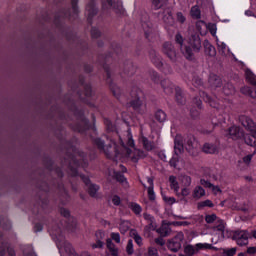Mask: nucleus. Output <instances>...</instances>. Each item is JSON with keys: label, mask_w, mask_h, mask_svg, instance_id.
Segmentation results:
<instances>
[{"label": "nucleus", "mask_w": 256, "mask_h": 256, "mask_svg": "<svg viewBox=\"0 0 256 256\" xmlns=\"http://www.w3.org/2000/svg\"><path fill=\"white\" fill-rule=\"evenodd\" d=\"M202 151L206 154L215 155V153L219 152V149H217L215 144L205 143L202 147Z\"/></svg>", "instance_id": "393cba45"}, {"label": "nucleus", "mask_w": 256, "mask_h": 256, "mask_svg": "<svg viewBox=\"0 0 256 256\" xmlns=\"http://www.w3.org/2000/svg\"><path fill=\"white\" fill-rule=\"evenodd\" d=\"M102 153L105 154L108 159H113V161H117V157L121 155L119 152V146H117V143L112 140L106 144V147Z\"/></svg>", "instance_id": "39448f33"}, {"label": "nucleus", "mask_w": 256, "mask_h": 256, "mask_svg": "<svg viewBox=\"0 0 256 256\" xmlns=\"http://www.w3.org/2000/svg\"><path fill=\"white\" fill-rule=\"evenodd\" d=\"M223 91L225 95H233L235 93V88L231 84H227L224 86Z\"/></svg>", "instance_id": "79ce46f5"}, {"label": "nucleus", "mask_w": 256, "mask_h": 256, "mask_svg": "<svg viewBox=\"0 0 256 256\" xmlns=\"http://www.w3.org/2000/svg\"><path fill=\"white\" fill-rule=\"evenodd\" d=\"M228 133L234 141H237V139H243L245 137V131H243V128L239 126H231L228 130Z\"/></svg>", "instance_id": "f3484780"}, {"label": "nucleus", "mask_w": 256, "mask_h": 256, "mask_svg": "<svg viewBox=\"0 0 256 256\" xmlns=\"http://www.w3.org/2000/svg\"><path fill=\"white\" fill-rule=\"evenodd\" d=\"M104 124L106 126L107 131H109L110 133H116V135L118 134V132L116 131L115 126L113 125V122H111V120L105 118Z\"/></svg>", "instance_id": "c9c22d12"}, {"label": "nucleus", "mask_w": 256, "mask_h": 256, "mask_svg": "<svg viewBox=\"0 0 256 256\" xmlns=\"http://www.w3.org/2000/svg\"><path fill=\"white\" fill-rule=\"evenodd\" d=\"M203 45L205 55H208L209 57H215V55H217V50L214 48L213 45H211V42H209V40H204Z\"/></svg>", "instance_id": "4be33fe9"}, {"label": "nucleus", "mask_w": 256, "mask_h": 256, "mask_svg": "<svg viewBox=\"0 0 256 256\" xmlns=\"http://www.w3.org/2000/svg\"><path fill=\"white\" fill-rule=\"evenodd\" d=\"M192 85L194 87H203V80L197 76L192 79Z\"/></svg>", "instance_id": "a18cd8bd"}, {"label": "nucleus", "mask_w": 256, "mask_h": 256, "mask_svg": "<svg viewBox=\"0 0 256 256\" xmlns=\"http://www.w3.org/2000/svg\"><path fill=\"white\" fill-rule=\"evenodd\" d=\"M241 93H243V95H249V97H251V93L253 90H251V88L249 86H244L241 88Z\"/></svg>", "instance_id": "bf43d9fd"}, {"label": "nucleus", "mask_w": 256, "mask_h": 256, "mask_svg": "<svg viewBox=\"0 0 256 256\" xmlns=\"http://www.w3.org/2000/svg\"><path fill=\"white\" fill-rule=\"evenodd\" d=\"M110 237L111 241H115V243H121V235H119V233L112 232Z\"/></svg>", "instance_id": "3c124183"}, {"label": "nucleus", "mask_w": 256, "mask_h": 256, "mask_svg": "<svg viewBox=\"0 0 256 256\" xmlns=\"http://www.w3.org/2000/svg\"><path fill=\"white\" fill-rule=\"evenodd\" d=\"M170 188L175 191V193L179 196V182H177V177L170 176L169 177Z\"/></svg>", "instance_id": "7c9ffc66"}, {"label": "nucleus", "mask_w": 256, "mask_h": 256, "mask_svg": "<svg viewBox=\"0 0 256 256\" xmlns=\"http://www.w3.org/2000/svg\"><path fill=\"white\" fill-rule=\"evenodd\" d=\"M0 256H17L15 250L9 246V243L3 240V234L0 232Z\"/></svg>", "instance_id": "ddd939ff"}, {"label": "nucleus", "mask_w": 256, "mask_h": 256, "mask_svg": "<svg viewBox=\"0 0 256 256\" xmlns=\"http://www.w3.org/2000/svg\"><path fill=\"white\" fill-rule=\"evenodd\" d=\"M201 249H215V247L211 244H207V243H198L196 244V250L199 251Z\"/></svg>", "instance_id": "37998d69"}, {"label": "nucleus", "mask_w": 256, "mask_h": 256, "mask_svg": "<svg viewBox=\"0 0 256 256\" xmlns=\"http://www.w3.org/2000/svg\"><path fill=\"white\" fill-rule=\"evenodd\" d=\"M73 130L78 133H87V131H92L91 139L97 149L103 152L107 147L103 138L95 137V135H97V128L95 126H89V120L85 118L83 112H79L78 122L73 126Z\"/></svg>", "instance_id": "f03ea898"}, {"label": "nucleus", "mask_w": 256, "mask_h": 256, "mask_svg": "<svg viewBox=\"0 0 256 256\" xmlns=\"http://www.w3.org/2000/svg\"><path fill=\"white\" fill-rule=\"evenodd\" d=\"M114 179L118 181V183H127V178L121 172H114Z\"/></svg>", "instance_id": "4c0bfd02"}, {"label": "nucleus", "mask_w": 256, "mask_h": 256, "mask_svg": "<svg viewBox=\"0 0 256 256\" xmlns=\"http://www.w3.org/2000/svg\"><path fill=\"white\" fill-rule=\"evenodd\" d=\"M126 253H128V255H133L134 250H133V240H129L126 246Z\"/></svg>", "instance_id": "603ef678"}, {"label": "nucleus", "mask_w": 256, "mask_h": 256, "mask_svg": "<svg viewBox=\"0 0 256 256\" xmlns=\"http://www.w3.org/2000/svg\"><path fill=\"white\" fill-rule=\"evenodd\" d=\"M79 177L83 180V183L87 185L90 197H95V195H97V191H99V186L96 184H91V180L85 175H79Z\"/></svg>", "instance_id": "dca6fc26"}, {"label": "nucleus", "mask_w": 256, "mask_h": 256, "mask_svg": "<svg viewBox=\"0 0 256 256\" xmlns=\"http://www.w3.org/2000/svg\"><path fill=\"white\" fill-rule=\"evenodd\" d=\"M208 83L212 89H219L223 87V80L217 74H210Z\"/></svg>", "instance_id": "6ab92c4d"}, {"label": "nucleus", "mask_w": 256, "mask_h": 256, "mask_svg": "<svg viewBox=\"0 0 256 256\" xmlns=\"http://www.w3.org/2000/svg\"><path fill=\"white\" fill-rule=\"evenodd\" d=\"M157 233H159L160 237H169L171 234V228L169 227V224H165V222H163L162 226L157 229Z\"/></svg>", "instance_id": "bb28decb"}, {"label": "nucleus", "mask_w": 256, "mask_h": 256, "mask_svg": "<svg viewBox=\"0 0 256 256\" xmlns=\"http://www.w3.org/2000/svg\"><path fill=\"white\" fill-rule=\"evenodd\" d=\"M154 242L156 243V245H160V247H163V245H165V239H163V236L155 238Z\"/></svg>", "instance_id": "338daca9"}, {"label": "nucleus", "mask_w": 256, "mask_h": 256, "mask_svg": "<svg viewBox=\"0 0 256 256\" xmlns=\"http://www.w3.org/2000/svg\"><path fill=\"white\" fill-rule=\"evenodd\" d=\"M132 101L127 103V107H132L139 115H145L147 113V104H145V93L139 88H134L131 91Z\"/></svg>", "instance_id": "7ed1b4c3"}, {"label": "nucleus", "mask_w": 256, "mask_h": 256, "mask_svg": "<svg viewBox=\"0 0 256 256\" xmlns=\"http://www.w3.org/2000/svg\"><path fill=\"white\" fill-rule=\"evenodd\" d=\"M140 143H142L144 149H146V151H153V149H155V144H153V142L149 141V139H147V137L142 136L140 138Z\"/></svg>", "instance_id": "cd10ccee"}, {"label": "nucleus", "mask_w": 256, "mask_h": 256, "mask_svg": "<svg viewBox=\"0 0 256 256\" xmlns=\"http://www.w3.org/2000/svg\"><path fill=\"white\" fill-rule=\"evenodd\" d=\"M215 229L223 233V231H225V222L221 219L218 220V224L215 226Z\"/></svg>", "instance_id": "864d4df0"}, {"label": "nucleus", "mask_w": 256, "mask_h": 256, "mask_svg": "<svg viewBox=\"0 0 256 256\" xmlns=\"http://www.w3.org/2000/svg\"><path fill=\"white\" fill-rule=\"evenodd\" d=\"M202 97L204 98V101H206V103H210V107H217L215 101L211 99V96H209V94H207L206 92H202Z\"/></svg>", "instance_id": "a19ab883"}, {"label": "nucleus", "mask_w": 256, "mask_h": 256, "mask_svg": "<svg viewBox=\"0 0 256 256\" xmlns=\"http://www.w3.org/2000/svg\"><path fill=\"white\" fill-rule=\"evenodd\" d=\"M180 50L188 61H193V59H195V54L193 53V48H191V46H182Z\"/></svg>", "instance_id": "b1692460"}, {"label": "nucleus", "mask_w": 256, "mask_h": 256, "mask_svg": "<svg viewBox=\"0 0 256 256\" xmlns=\"http://www.w3.org/2000/svg\"><path fill=\"white\" fill-rule=\"evenodd\" d=\"M188 43L195 53H199V51H201V36H199L198 32H192L190 34Z\"/></svg>", "instance_id": "f8f14e48"}, {"label": "nucleus", "mask_w": 256, "mask_h": 256, "mask_svg": "<svg viewBox=\"0 0 256 256\" xmlns=\"http://www.w3.org/2000/svg\"><path fill=\"white\" fill-rule=\"evenodd\" d=\"M192 197L194 199H201V197H205V189L201 186H197L193 191Z\"/></svg>", "instance_id": "2f4dec72"}, {"label": "nucleus", "mask_w": 256, "mask_h": 256, "mask_svg": "<svg viewBox=\"0 0 256 256\" xmlns=\"http://www.w3.org/2000/svg\"><path fill=\"white\" fill-rule=\"evenodd\" d=\"M110 89H111L114 97L118 98L121 96V88H119V86H117L116 84H111Z\"/></svg>", "instance_id": "ea45409f"}, {"label": "nucleus", "mask_w": 256, "mask_h": 256, "mask_svg": "<svg viewBox=\"0 0 256 256\" xmlns=\"http://www.w3.org/2000/svg\"><path fill=\"white\" fill-rule=\"evenodd\" d=\"M86 13L88 15V21L91 23V20L95 15H97V8L95 7V1H90L86 6Z\"/></svg>", "instance_id": "412c9836"}, {"label": "nucleus", "mask_w": 256, "mask_h": 256, "mask_svg": "<svg viewBox=\"0 0 256 256\" xmlns=\"http://www.w3.org/2000/svg\"><path fill=\"white\" fill-rule=\"evenodd\" d=\"M106 247L108 251L110 252V255L112 256H119V249L115 247V244L113 243V240L111 238H108L106 240Z\"/></svg>", "instance_id": "a878e982"}, {"label": "nucleus", "mask_w": 256, "mask_h": 256, "mask_svg": "<svg viewBox=\"0 0 256 256\" xmlns=\"http://www.w3.org/2000/svg\"><path fill=\"white\" fill-rule=\"evenodd\" d=\"M149 57L153 65H155L158 68L163 67V58H161V55H159V53H157L155 49H151L149 51Z\"/></svg>", "instance_id": "aec40b11"}, {"label": "nucleus", "mask_w": 256, "mask_h": 256, "mask_svg": "<svg viewBox=\"0 0 256 256\" xmlns=\"http://www.w3.org/2000/svg\"><path fill=\"white\" fill-rule=\"evenodd\" d=\"M191 16L193 19H201V10H199V7L193 6L191 8Z\"/></svg>", "instance_id": "e433bc0d"}, {"label": "nucleus", "mask_w": 256, "mask_h": 256, "mask_svg": "<svg viewBox=\"0 0 256 256\" xmlns=\"http://www.w3.org/2000/svg\"><path fill=\"white\" fill-rule=\"evenodd\" d=\"M78 3H79V0H71L73 19H77V15H79V6H77Z\"/></svg>", "instance_id": "f704fd0d"}, {"label": "nucleus", "mask_w": 256, "mask_h": 256, "mask_svg": "<svg viewBox=\"0 0 256 256\" xmlns=\"http://www.w3.org/2000/svg\"><path fill=\"white\" fill-rule=\"evenodd\" d=\"M185 153V148L183 147V136L177 134L174 138V155L169 161V165L171 167H177V163H179V155H183Z\"/></svg>", "instance_id": "20e7f679"}, {"label": "nucleus", "mask_w": 256, "mask_h": 256, "mask_svg": "<svg viewBox=\"0 0 256 256\" xmlns=\"http://www.w3.org/2000/svg\"><path fill=\"white\" fill-rule=\"evenodd\" d=\"M239 123L247 130V131H255V122L249 116L241 115L239 116Z\"/></svg>", "instance_id": "a211bd4d"}, {"label": "nucleus", "mask_w": 256, "mask_h": 256, "mask_svg": "<svg viewBox=\"0 0 256 256\" xmlns=\"http://www.w3.org/2000/svg\"><path fill=\"white\" fill-rule=\"evenodd\" d=\"M190 115L192 117V119H199V111H197V109L192 108L190 110Z\"/></svg>", "instance_id": "69168bd1"}, {"label": "nucleus", "mask_w": 256, "mask_h": 256, "mask_svg": "<svg viewBox=\"0 0 256 256\" xmlns=\"http://www.w3.org/2000/svg\"><path fill=\"white\" fill-rule=\"evenodd\" d=\"M200 185H202L203 187H206L207 189L213 188V184L205 179L200 180Z\"/></svg>", "instance_id": "4d7b16f0"}, {"label": "nucleus", "mask_w": 256, "mask_h": 256, "mask_svg": "<svg viewBox=\"0 0 256 256\" xmlns=\"http://www.w3.org/2000/svg\"><path fill=\"white\" fill-rule=\"evenodd\" d=\"M159 15L163 22L166 23V25H175V18H173V12L171 11V8H165L162 12L159 13Z\"/></svg>", "instance_id": "2eb2a0df"}, {"label": "nucleus", "mask_w": 256, "mask_h": 256, "mask_svg": "<svg viewBox=\"0 0 256 256\" xmlns=\"http://www.w3.org/2000/svg\"><path fill=\"white\" fill-rule=\"evenodd\" d=\"M181 181H182V185H184V187L191 186V176H182Z\"/></svg>", "instance_id": "c03bdc74"}, {"label": "nucleus", "mask_w": 256, "mask_h": 256, "mask_svg": "<svg viewBox=\"0 0 256 256\" xmlns=\"http://www.w3.org/2000/svg\"><path fill=\"white\" fill-rule=\"evenodd\" d=\"M84 91H85V96L86 97H91V95H93V92L91 90V85H89V84H86L84 86Z\"/></svg>", "instance_id": "680f3d73"}, {"label": "nucleus", "mask_w": 256, "mask_h": 256, "mask_svg": "<svg viewBox=\"0 0 256 256\" xmlns=\"http://www.w3.org/2000/svg\"><path fill=\"white\" fill-rule=\"evenodd\" d=\"M184 253L188 256H193V254L195 253V248L191 245H187L184 248Z\"/></svg>", "instance_id": "09e8293b"}, {"label": "nucleus", "mask_w": 256, "mask_h": 256, "mask_svg": "<svg viewBox=\"0 0 256 256\" xmlns=\"http://www.w3.org/2000/svg\"><path fill=\"white\" fill-rule=\"evenodd\" d=\"M205 221L206 223H209V224L214 223L215 221H217V215L216 214L206 215Z\"/></svg>", "instance_id": "8fccbe9b"}, {"label": "nucleus", "mask_w": 256, "mask_h": 256, "mask_svg": "<svg viewBox=\"0 0 256 256\" xmlns=\"http://www.w3.org/2000/svg\"><path fill=\"white\" fill-rule=\"evenodd\" d=\"M105 63H107V58H105V60L102 63V65H103L104 70H105L106 75H107V81H108V83H110L109 79H111V71L109 70V66H107Z\"/></svg>", "instance_id": "de8ad7c7"}, {"label": "nucleus", "mask_w": 256, "mask_h": 256, "mask_svg": "<svg viewBox=\"0 0 256 256\" xmlns=\"http://www.w3.org/2000/svg\"><path fill=\"white\" fill-rule=\"evenodd\" d=\"M213 202L211 200H205L200 203V207H213Z\"/></svg>", "instance_id": "774afa93"}, {"label": "nucleus", "mask_w": 256, "mask_h": 256, "mask_svg": "<svg viewBox=\"0 0 256 256\" xmlns=\"http://www.w3.org/2000/svg\"><path fill=\"white\" fill-rule=\"evenodd\" d=\"M235 253H237V248H230V249L224 251V254L226 256H234Z\"/></svg>", "instance_id": "0e129e2a"}, {"label": "nucleus", "mask_w": 256, "mask_h": 256, "mask_svg": "<svg viewBox=\"0 0 256 256\" xmlns=\"http://www.w3.org/2000/svg\"><path fill=\"white\" fill-rule=\"evenodd\" d=\"M175 91V98L178 105H185V96H183V91H181L179 88H176Z\"/></svg>", "instance_id": "72a5a7b5"}, {"label": "nucleus", "mask_w": 256, "mask_h": 256, "mask_svg": "<svg viewBox=\"0 0 256 256\" xmlns=\"http://www.w3.org/2000/svg\"><path fill=\"white\" fill-rule=\"evenodd\" d=\"M147 256H159V251L155 247H150Z\"/></svg>", "instance_id": "13d9d810"}, {"label": "nucleus", "mask_w": 256, "mask_h": 256, "mask_svg": "<svg viewBox=\"0 0 256 256\" xmlns=\"http://www.w3.org/2000/svg\"><path fill=\"white\" fill-rule=\"evenodd\" d=\"M251 134H244L243 138L246 145L250 147H256V135L255 130L250 131Z\"/></svg>", "instance_id": "5701e85b"}, {"label": "nucleus", "mask_w": 256, "mask_h": 256, "mask_svg": "<svg viewBox=\"0 0 256 256\" xmlns=\"http://www.w3.org/2000/svg\"><path fill=\"white\" fill-rule=\"evenodd\" d=\"M141 23L146 39L151 41L153 39V23L149 21V15L144 14V17L141 18Z\"/></svg>", "instance_id": "9b49d317"}, {"label": "nucleus", "mask_w": 256, "mask_h": 256, "mask_svg": "<svg viewBox=\"0 0 256 256\" xmlns=\"http://www.w3.org/2000/svg\"><path fill=\"white\" fill-rule=\"evenodd\" d=\"M162 53H164L172 63H177V50L171 42H165L163 44Z\"/></svg>", "instance_id": "9d476101"}, {"label": "nucleus", "mask_w": 256, "mask_h": 256, "mask_svg": "<svg viewBox=\"0 0 256 256\" xmlns=\"http://www.w3.org/2000/svg\"><path fill=\"white\" fill-rule=\"evenodd\" d=\"M101 36V31L95 27H92L91 29V37L93 39H99V37Z\"/></svg>", "instance_id": "49530a36"}, {"label": "nucleus", "mask_w": 256, "mask_h": 256, "mask_svg": "<svg viewBox=\"0 0 256 256\" xmlns=\"http://www.w3.org/2000/svg\"><path fill=\"white\" fill-rule=\"evenodd\" d=\"M137 73V65L130 60L124 62L123 75L126 77H133Z\"/></svg>", "instance_id": "4468645a"}, {"label": "nucleus", "mask_w": 256, "mask_h": 256, "mask_svg": "<svg viewBox=\"0 0 256 256\" xmlns=\"http://www.w3.org/2000/svg\"><path fill=\"white\" fill-rule=\"evenodd\" d=\"M183 147L186 149L187 153L191 155V157H197L199 155V150L195 144V137L190 135L186 138H183Z\"/></svg>", "instance_id": "0eeeda50"}, {"label": "nucleus", "mask_w": 256, "mask_h": 256, "mask_svg": "<svg viewBox=\"0 0 256 256\" xmlns=\"http://www.w3.org/2000/svg\"><path fill=\"white\" fill-rule=\"evenodd\" d=\"M130 237H132V239H134L135 243H137V245L139 247H141V245H143V238L141 237V235H139L137 230L131 229L130 230Z\"/></svg>", "instance_id": "c756f323"}, {"label": "nucleus", "mask_w": 256, "mask_h": 256, "mask_svg": "<svg viewBox=\"0 0 256 256\" xmlns=\"http://www.w3.org/2000/svg\"><path fill=\"white\" fill-rule=\"evenodd\" d=\"M163 3H165V0H152V4L155 9H161V7H163Z\"/></svg>", "instance_id": "6e6d98bb"}, {"label": "nucleus", "mask_w": 256, "mask_h": 256, "mask_svg": "<svg viewBox=\"0 0 256 256\" xmlns=\"http://www.w3.org/2000/svg\"><path fill=\"white\" fill-rule=\"evenodd\" d=\"M153 187H148V198L150 201H155V191Z\"/></svg>", "instance_id": "052dcab7"}, {"label": "nucleus", "mask_w": 256, "mask_h": 256, "mask_svg": "<svg viewBox=\"0 0 256 256\" xmlns=\"http://www.w3.org/2000/svg\"><path fill=\"white\" fill-rule=\"evenodd\" d=\"M183 239H185V235L183 232L177 233L175 237L168 240L167 247L170 251H173V253H177L179 249H181V243H183Z\"/></svg>", "instance_id": "6e6552de"}, {"label": "nucleus", "mask_w": 256, "mask_h": 256, "mask_svg": "<svg viewBox=\"0 0 256 256\" xmlns=\"http://www.w3.org/2000/svg\"><path fill=\"white\" fill-rule=\"evenodd\" d=\"M233 241H236L237 245L244 247L249 243V232L247 230H236L232 235Z\"/></svg>", "instance_id": "1a4fd4ad"}, {"label": "nucleus", "mask_w": 256, "mask_h": 256, "mask_svg": "<svg viewBox=\"0 0 256 256\" xmlns=\"http://www.w3.org/2000/svg\"><path fill=\"white\" fill-rule=\"evenodd\" d=\"M81 160L85 161V153L77 150L75 144L68 142L66 144V155L62 161V165H67L71 177H79L77 167L81 165V162H79Z\"/></svg>", "instance_id": "f257e3e1"}, {"label": "nucleus", "mask_w": 256, "mask_h": 256, "mask_svg": "<svg viewBox=\"0 0 256 256\" xmlns=\"http://www.w3.org/2000/svg\"><path fill=\"white\" fill-rule=\"evenodd\" d=\"M155 119L158 123H165V121H167V114L163 110H157L155 113Z\"/></svg>", "instance_id": "473e14b6"}, {"label": "nucleus", "mask_w": 256, "mask_h": 256, "mask_svg": "<svg viewBox=\"0 0 256 256\" xmlns=\"http://www.w3.org/2000/svg\"><path fill=\"white\" fill-rule=\"evenodd\" d=\"M147 154L143 150H135L134 155L131 157L133 163H138L140 159H145Z\"/></svg>", "instance_id": "c85d7f7f"}, {"label": "nucleus", "mask_w": 256, "mask_h": 256, "mask_svg": "<svg viewBox=\"0 0 256 256\" xmlns=\"http://www.w3.org/2000/svg\"><path fill=\"white\" fill-rule=\"evenodd\" d=\"M171 84H172V82L169 81L168 79H164L161 81V87L164 89V91H165V89L171 87Z\"/></svg>", "instance_id": "e2e57ef3"}, {"label": "nucleus", "mask_w": 256, "mask_h": 256, "mask_svg": "<svg viewBox=\"0 0 256 256\" xmlns=\"http://www.w3.org/2000/svg\"><path fill=\"white\" fill-rule=\"evenodd\" d=\"M103 9H113L117 15H122L125 10H123V3L120 0H102Z\"/></svg>", "instance_id": "423d86ee"}, {"label": "nucleus", "mask_w": 256, "mask_h": 256, "mask_svg": "<svg viewBox=\"0 0 256 256\" xmlns=\"http://www.w3.org/2000/svg\"><path fill=\"white\" fill-rule=\"evenodd\" d=\"M175 41L176 43H178V45H180V49H181L183 47V42H184L183 36L181 35V33H177L175 35Z\"/></svg>", "instance_id": "5fc2aeb1"}, {"label": "nucleus", "mask_w": 256, "mask_h": 256, "mask_svg": "<svg viewBox=\"0 0 256 256\" xmlns=\"http://www.w3.org/2000/svg\"><path fill=\"white\" fill-rule=\"evenodd\" d=\"M130 209L133 211V213H135V215H140L141 211H143V209L141 208V206L137 203L132 202L130 204Z\"/></svg>", "instance_id": "58836bf2"}]
</instances>
